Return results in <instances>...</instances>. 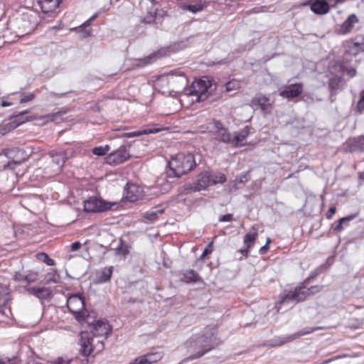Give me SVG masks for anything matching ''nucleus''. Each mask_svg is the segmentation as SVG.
Masks as SVG:
<instances>
[{
    "instance_id": "1",
    "label": "nucleus",
    "mask_w": 364,
    "mask_h": 364,
    "mask_svg": "<svg viewBox=\"0 0 364 364\" xmlns=\"http://www.w3.org/2000/svg\"><path fill=\"white\" fill-rule=\"evenodd\" d=\"M196 166L194 155L190 152L178 153L168 164L166 178L168 183L187 174Z\"/></svg>"
},
{
    "instance_id": "2",
    "label": "nucleus",
    "mask_w": 364,
    "mask_h": 364,
    "mask_svg": "<svg viewBox=\"0 0 364 364\" xmlns=\"http://www.w3.org/2000/svg\"><path fill=\"white\" fill-rule=\"evenodd\" d=\"M215 89L216 85L213 83V80L203 76L199 80H194L191 86L186 89V95L196 96V102H203Z\"/></svg>"
},
{
    "instance_id": "3",
    "label": "nucleus",
    "mask_w": 364,
    "mask_h": 364,
    "mask_svg": "<svg viewBox=\"0 0 364 364\" xmlns=\"http://www.w3.org/2000/svg\"><path fill=\"white\" fill-rule=\"evenodd\" d=\"M67 306L78 322L85 321L89 312L85 308V300L82 295L77 294L70 296L67 300Z\"/></svg>"
},
{
    "instance_id": "4",
    "label": "nucleus",
    "mask_w": 364,
    "mask_h": 364,
    "mask_svg": "<svg viewBox=\"0 0 364 364\" xmlns=\"http://www.w3.org/2000/svg\"><path fill=\"white\" fill-rule=\"evenodd\" d=\"M4 155L10 161L4 166V169L14 170L16 166L20 165L28 158V154L18 147H11L4 149L0 156Z\"/></svg>"
},
{
    "instance_id": "5",
    "label": "nucleus",
    "mask_w": 364,
    "mask_h": 364,
    "mask_svg": "<svg viewBox=\"0 0 364 364\" xmlns=\"http://www.w3.org/2000/svg\"><path fill=\"white\" fill-rule=\"evenodd\" d=\"M130 146V144L121 145L117 150L111 152L105 157V164L115 166L129 160L131 157L129 152Z\"/></svg>"
},
{
    "instance_id": "6",
    "label": "nucleus",
    "mask_w": 364,
    "mask_h": 364,
    "mask_svg": "<svg viewBox=\"0 0 364 364\" xmlns=\"http://www.w3.org/2000/svg\"><path fill=\"white\" fill-rule=\"evenodd\" d=\"M114 203H109L96 196L90 197L84 201V210L86 213H102L110 210Z\"/></svg>"
},
{
    "instance_id": "7",
    "label": "nucleus",
    "mask_w": 364,
    "mask_h": 364,
    "mask_svg": "<svg viewBox=\"0 0 364 364\" xmlns=\"http://www.w3.org/2000/svg\"><path fill=\"white\" fill-rule=\"evenodd\" d=\"M318 329H321V328H319V327L310 328L309 330L299 331L296 332L290 336H277V337L273 338L272 339L267 341L264 343V346H268V347H272V348L279 347V346L284 345L285 343H287L294 339L299 338L301 336H306L311 333H313Z\"/></svg>"
},
{
    "instance_id": "8",
    "label": "nucleus",
    "mask_w": 364,
    "mask_h": 364,
    "mask_svg": "<svg viewBox=\"0 0 364 364\" xmlns=\"http://www.w3.org/2000/svg\"><path fill=\"white\" fill-rule=\"evenodd\" d=\"M303 289H305V287L300 284L296 287L293 290L284 291L279 296V303L282 304L287 302L299 303L304 301V294L302 291Z\"/></svg>"
},
{
    "instance_id": "9",
    "label": "nucleus",
    "mask_w": 364,
    "mask_h": 364,
    "mask_svg": "<svg viewBox=\"0 0 364 364\" xmlns=\"http://www.w3.org/2000/svg\"><path fill=\"white\" fill-rule=\"evenodd\" d=\"M166 77L169 83L173 84L178 90L181 89L186 94V89L188 88V78L183 72L176 70H171L166 74Z\"/></svg>"
},
{
    "instance_id": "10",
    "label": "nucleus",
    "mask_w": 364,
    "mask_h": 364,
    "mask_svg": "<svg viewBox=\"0 0 364 364\" xmlns=\"http://www.w3.org/2000/svg\"><path fill=\"white\" fill-rule=\"evenodd\" d=\"M212 343L211 338L207 337V334H204L203 333L193 335L190 339H188L186 343V347L189 350L203 348L205 346Z\"/></svg>"
},
{
    "instance_id": "11",
    "label": "nucleus",
    "mask_w": 364,
    "mask_h": 364,
    "mask_svg": "<svg viewBox=\"0 0 364 364\" xmlns=\"http://www.w3.org/2000/svg\"><path fill=\"white\" fill-rule=\"evenodd\" d=\"M89 329L95 336H107L112 331V326L103 320L95 321L94 323H89Z\"/></svg>"
},
{
    "instance_id": "12",
    "label": "nucleus",
    "mask_w": 364,
    "mask_h": 364,
    "mask_svg": "<svg viewBox=\"0 0 364 364\" xmlns=\"http://www.w3.org/2000/svg\"><path fill=\"white\" fill-rule=\"evenodd\" d=\"M304 6H309L312 12L318 15L327 14L330 6L326 0H308L303 3Z\"/></svg>"
},
{
    "instance_id": "13",
    "label": "nucleus",
    "mask_w": 364,
    "mask_h": 364,
    "mask_svg": "<svg viewBox=\"0 0 364 364\" xmlns=\"http://www.w3.org/2000/svg\"><path fill=\"white\" fill-rule=\"evenodd\" d=\"M210 185V176L208 172H202L196 177V181L189 185L188 188L193 191H200L205 189Z\"/></svg>"
},
{
    "instance_id": "14",
    "label": "nucleus",
    "mask_w": 364,
    "mask_h": 364,
    "mask_svg": "<svg viewBox=\"0 0 364 364\" xmlns=\"http://www.w3.org/2000/svg\"><path fill=\"white\" fill-rule=\"evenodd\" d=\"M173 51V50L171 46L164 47L151 53L146 58L139 59V60L143 63L144 65L151 64L159 58L170 55Z\"/></svg>"
},
{
    "instance_id": "15",
    "label": "nucleus",
    "mask_w": 364,
    "mask_h": 364,
    "mask_svg": "<svg viewBox=\"0 0 364 364\" xmlns=\"http://www.w3.org/2000/svg\"><path fill=\"white\" fill-rule=\"evenodd\" d=\"M215 129V139L223 143L231 144L232 138L228 129L225 128L220 121L214 122Z\"/></svg>"
},
{
    "instance_id": "16",
    "label": "nucleus",
    "mask_w": 364,
    "mask_h": 364,
    "mask_svg": "<svg viewBox=\"0 0 364 364\" xmlns=\"http://www.w3.org/2000/svg\"><path fill=\"white\" fill-rule=\"evenodd\" d=\"M303 91V85L301 83L291 84L286 87L279 93V95L284 98L293 99L299 97Z\"/></svg>"
},
{
    "instance_id": "17",
    "label": "nucleus",
    "mask_w": 364,
    "mask_h": 364,
    "mask_svg": "<svg viewBox=\"0 0 364 364\" xmlns=\"http://www.w3.org/2000/svg\"><path fill=\"white\" fill-rule=\"evenodd\" d=\"M358 22V18L355 14L348 16L347 19L337 29V33L340 35H346L351 31L354 24Z\"/></svg>"
},
{
    "instance_id": "18",
    "label": "nucleus",
    "mask_w": 364,
    "mask_h": 364,
    "mask_svg": "<svg viewBox=\"0 0 364 364\" xmlns=\"http://www.w3.org/2000/svg\"><path fill=\"white\" fill-rule=\"evenodd\" d=\"M48 155L52 159V161L54 164H55L58 168L61 169L63 166L64 164L68 159V151H50L48 153Z\"/></svg>"
},
{
    "instance_id": "19",
    "label": "nucleus",
    "mask_w": 364,
    "mask_h": 364,
    "mask_svg": "<svg viewBox=\"0 0 364 364\" xmlns=\"http://www.w3.org/2000/svg\"><path fill=\"white\" fill-rule=\"evenodd\" d=\"M36 118V117L30 114V112L28 110L15 112L10 117V119L12 123L16 124V127H18L24 122L31 121Z\"/></svg>"
},
{
    "instance_id": "20",
    "label": "nucleus",
    "mask_w": 364,
    "mask_h": 364,
    "mask_svg": "<svg viewBox=\"0 0 364 364\" xmlns=\"http://www.w3.org/2000/svg\"><path fill=\"white\" fill-rule=\"evenodd\" d=\"M162 357L159 352L150 353L135 358L134 361L135 364H153L160 360Z\"/></svg>"
},
{
    "instance_id": "21",
    "label": "nucleus",
    "mask_w": 364,
    "mask_h": 364,
    "mask_svg": "<svg viewBox=\"0 0 364 364\" xmlns=\"http://www.w3.org/2000/svg\"><path fill=\"white\" fill-rule=\"evenodd\" d=\"M92 337L81 336L80 338V353L85 357H88L93 351Z\"/></svg>"
},
{
    "instance_id": "22",
    "label": "nucleus",
    "mask_w": 364,
    "mask_h": 364,
    "mask_svg": "<svg viewBox=\"0 0 364 364\" xmlns=\"http://www.w3.org/2000/svg\"><path fill=\"white\" fill-rule=\"evenodd\" d=\"M251 105L253 107H259L262 112L267 113L272 103L270 102L269 97L264 95H259L256 96L252 99Z\"/></svg>"
},
{
    "instance_id": "23",
    "label": "nucleus",
    "mask_w": 364,
    "mask_h": 364,
    "mask_svg": "<svg viewBox=\"0 0 364 364\" xmlns=\"http://www.w3.org/2000/svg\"><path fill=\"white\" fill-rule=\"evenodd\" d=\"M125 193L123 198L128 201L134 202L140 198L139 188L134 184L127 183L124 189Z\"/></svg>"
},
{
    "instance_id": "24",
    "label": "nucleus",
    "mask_w": 364,
    "mask_h": 364,
    "mask_svg": "<svg viewBox=\"0 0 364 364\" xmlns=\"http://www.w3.org/2000/svg\"><path fill=\"white\" fill-rule=\"evenodd\" d=\"M62 0H38V4L43 13L52 12L57 9Z\"/></svg>"
},
{
    "instance_id": "25",
    "label": "nucleus",
    "mask_w": 364,
    "mask_h": 364,
    "mask_svg": "<svg viewBox=\"0 0 364 364\" xmlns=\"http://www.w3.org/2000/svg\"><path fill=\"white\" fill-rule=\"evenodd\" d=\"M28 291L41 300L50 298L52 294V291L49 288L44 287H29Z\"/></svg>"
},
{
    "instance_id": "26",
    "label": "nucleus",
    "mask_w": 364,
    "mask_h": 364,
    "mask_svg": "<svg viewBox=\"0 0 364 364\" xmlns=\"http://www.w3.org/2000/svg\"><path fill=\"white\" fill-rule=\"evenodd\" d=\"M97 17V14L91 16L87 21L78 27H75L73 30H75L79 33H81L83 38H87L91 34V23Z\"/></svg>"
},
{
    "instance_id": "27",
    "label": "nucleus",
    "mask_w": 364,
    "mask_h": 364,
    "mask_svg": "<svg viewBox=\"0 0 364 364\" xmlns=\"http://www.w3.org/2000/svg\"><path fill=\"white\" fill-rule=\"evenodd\" d=\"M250 134L249 127H245L239 132L235 133L234 137L232 139L231 144L235 146H241L245 144L246 138Z\"/></svg>"
},
{
    "instance_id": "28",
    "label": "nucleus",
    "mask_w": 364,
    "mask_h": 364,
    "mask_svg": "<svg viewBox=\"0 0 364 364\" xmlns=\"http://www.w3.org/2000/svg\"><path fill=\"white\" fill-rule=\"evenodd\" d=\"M160 129H145L140 131L132 132H123L120 134V137L123 138H132L136 136H139L141 135L149 134H156L160 132Z\"/></svg>"
},
{
    "instance_id": "29",
    "label": "nucleus",
    "mask_w": 364,
    "mask_h": 364,
    "mask_svg": "<svg viewBox=\"0 0 364 364\" xmlns=\"http://www.w3.org/2000/svg\"><path fill=\"white\" fill-rule=\"evenodd\" d=\"M326 268V264H321L318 267H317L316 269L312 271L309 277L304 279V281L301 284L303 285L305 288L307 285L310 284V282L314 280L315 278H316L319 274H321Z\"/></svg>"
},
{
    "instance_id": "30",
    "label": "nucleus",
    "mask_w": 364,
    "mask_h": 364,
    "mask_svg": "<svg viewBox=\"0 0 364 364\" xmlns=\"http://www.w3.org/2000/svg\"><path fill=\"white\" fill-rule=\"evenodd\" d=\"M9 300V291L6 285L0 284V309L6 307Z\"/></svg>"
},
{
    "instance_id": "31",
    "label": "nucleus",
    "mask_w": 364,
    "mask_h": 364,
    "mask_svg": "<svg viewBox=\"0 0 364 364\" xmlns=\"http://www.w3.org/2000/svg\"><path fill=\"white\" fill-rule=\"evenodd\" d=\"M182 281L186 283H196L200 281V276L193 269H188L183 274Z\"/></svg>"
},
{
    "instance_id": "32",
    "label": "nucleus",
    "mask_w": 364,
    "mask_h": 364,
    "mask_svg": "<svg viewBox=\"0 0 364 364\" xmlns=\"http://www.w3.org/2000/svg\"><path fill=\"white\" fill-rule=\"evenodd\" d=\"M250 179V176L248 172L242 173L237 176L233 181L232 189L237 190L240 184L244 185Z\"/></svg>"
},
{
    "instance_id": "33",
    "label": "nucleus",
    "mask_w": 364,
    "mask_h": 364,
    "mask_svg": "<svg viewBox=\"0 0 364 364\" xmlns=\"http://www.w3.org/2000/svg\"><path fill=\"white\" fill-rule=\"evenodd\" d=\"M355 218V215H350L339 219L337 223L333 226V231L338 232L343 230V225H347L348 223Z\"/></svg>"
},
{
    "instance_id": "34",
    "label": "nucleus",
    "mask_w": 364,
    "mask_h": 364,
    "mask_svg": "<svg viewBox=\"0 0 364 364\" xmlns=\"http://www.w3.org/2000/svg\"><path fill=\"white\" fill-rule=\"evenodd\" d=\"M351 149L355 151H364V136L354 138L351 143Z\"/></svg>"
},
{
    "instance_id": "35",
    "label": "nucleus",
    "mask_w": 364,
    "mask_h": 364,
    "mask_svg": "<svg viewBox=\"0 0 364 364\" xmlns=\"http://www.w3.org/2000/svg\"><path fill=\"white\" fill-rule=\"evenodd\" d=\"M181 7L183 10H187L193 14H196L203 11L205 7V5L201 3L197 4H183Z\"/></svg>"
},
{
    "instance_id": "36",
    "label": "nucleus",
    "mask_w": 364,
    "mask_h": 364,
    "mask_svg": "<svg viewBox=\"0 0 364 364\" xmlns=\"http://www.w3.org/2000/svg\"><path fill=\"white\" fill-rule=\"evenodd\" d=\"M257 237V233L256 232L245 234L243 241L245 246L247 247V248H251L255 245Z\"/></svg>"
},
{
    "instance_id": "37",
    "label": "nucleus",
    "mask_w": 364,
    "mask_h": 364,
    "mask_svg": "<svg viewBox=\"0 0 364 364\" xmlns=\"http://www.w3.org/2000/svg\"><path fill=\"white\" fill-rule=\"evenodd\" d=\"M323 286L315 285V286H311L307 289H306V287L305 289H303L302 291L304 292V300L308 296H313V295L321 291V290L323 289Z\"/></svg>"
},
{
    "instance_id": "38",
    "label": "nucleus",
    "mask_w": 364,
    "mask_h": 364,
    "mask_svg": "<svg viewBox=\"0 0 364 364\" xmlns=\"http://www.w3.org/2000/svg\"><path fill=\"white\" fill-rule=\"evenodd\" d=\"M341 80L338 77L331 78L328 82V87L331 95L333 96L337 93V90L340 86Z\"/></svg>"
},
{
    "instance_id": "39",
    "label": "nucleus",
    "mask_w": 364,
    "mask_h": 364,
    "mask_svg": "<svg viewBox=\"0 0 364 364\" xmlns=\"http://www.w3.org/2000/svg\"><path fill=\"white\" fill-rule=\"evenodd\" d=\"M130 246L125 242L120 240L119 244L116 248V254L118 255L126 256L129 253Z\"/></svg>"
},
{
    "instance_id": "40",
    "label": "nucleus",
    "mask_w": 364,
    "mask_h": 364,
    "mask_svg": "<svg viewBox=\"0 0 364 364\" xmlns=\"http://www.w3.org/2000/svg\"><path fill=\"white\" fill-rule=\"evenodd\" d=\"M210 185L218 184V183H223L226 181V176L224 173H215L213 174H210Z\"/></svg>"
},
{
    "instance_id": "41",
    "label": "nucleus",
    "mask_w": 364,
    "mask_h": 364,
    "mask_svg": "<svg viewBox=\"0 0 364 364\" xmlns=\"http://www.w3.org/2000/svg\"><path fill=\"white\" fill-rule=\"evenodd\" d=\"M20 97L19 102L20 103H26L30 101H32L35 99L36 95L33 92H18L16 93Z\"/></svg>"
},
{
    "instance_id": "42",
    "label": "nucleus",
    "mask_w": 364,
    "mask_h": 364,
    "mask_svg": "<svg viewBox=\"0 0 364 364\" xmlns=\"http://www.w3.org/2000/svg\"><path fill=\"white\" fill-rule=\"evenodd\" d=\"M163 213V209H156L155 210L147 211L144 213V218L146 220L154 222L158 218V215L162 214Z\"/></svg>"
},
{
    "instance_id": "43",
    "label": "nucleus",
    "mask_w": 364,
    "mask_h": 364,
    "mask_svg": "<svg viewBox=\"0 0 364 364\" xmlns=\"http://www.w3.org/2000/svg\"><path fill=\"white\" fill-rule=\"evenodd\" d=\"M112 274V267H105L102 269L99 280L100 282H107L109 281Z\"/></svg>"
},
{
    "instance_id": "44",
    "label": "nucleus",
    "mask_w": 364,
    "mask_h": 364,
    "mask_svg": "<svg viewBox=\"0 0 364 364\" xmlns=\"http://www.w3.org/2000/svg\"><path fill=\"white\" fill-rule=\"evenodd\" d=\"M109 150L110 146L109 145H105L94 147L92 149V152L94 155L102 156L106 155Z\"/></svg>"
},
{
    "instance_id": "45",
    "label": "nucleus",
    "mask_w": 364,
    "mask_h": 364,
    "mask_svg": "<svg viewBox=\"0 0 364 364\" xmlns=\"http://www.w3.org/2000/svg\"><path fill=\"white\" fill-rule=\"evenodd\" d=\"M364 50V43H353V44L349 47L348 52L350 54L356 55L360 51Z\"/></svg>"
},
{
    "instance_id": "46",
    "label": "nucleus",
    "mask_w": 364,
    "mask_h": 364,
    "mask_svg": "<svg viewBox=\"0 0 364 364\" xmlns=\"http://www.w3.org/2000/svg\"><path fill=\"white\" fill-rule=\"evenodd\" d=\"M38 258L43 261L44 263H46L48 266H53L55 264V262L53 259L50 258L48 254L42 252L40 254H38Z\"/></svg>"
},
{
    "instance_id": "47",
    "label": "nucleus",
    "mask_w": 364,
    "mask_h": 364,
    "mask_svg": "<svg viewBox=\"0 0 364 364\" xmlns=\"http://www.w3.org/2000/svg\"><path fill=\"white\" fill-rule=\"evenodd\" d=\"M204 334H207V337L211 338V342L213 343L216 341L217 331L215 328H207L203 332Z\"/></svg>"
},
{
    "instance_id": "48",
    "label": "nucleus",
    "mask_w": 364,
    "mask_h": 364,
    "mask_svg": "<svg viewBox=\"0 0 364 364\" xmlns=\"http://www.w3.org/2000/svg\"><path fill=\"white\" fill-rule=\"evenodd\" d=\"M213 348H208V349H206L205 350L198 351L196 353L193 354V355H190L189 357H188L186 358V360H193L198 359V358L202 357L203 355L206 354L208 352L211 350Z\"/></svg>"
},
{
    "instance_id": "49",
    "label": "nucleus",
    "mask_w": 364,
    "mask_h": 364,
    "mask_svg": "<svg viewBox=\"0 0 364 364\" xmlns=\"http://www.w3.org/2000/svg\"><path fill=\"white\" fill-rule=\"evenodd\" d=\"M37 279H38V274L35 272L29 273V274L25 275V277H24L25 282H26L28 284L36 282L37 280Z\"/></svg>"
},
{
    "instance_id": "50",
    "label": "nucleus",
    "mask_w": 364,
    "mask_h": 364,
    "mask_svg": "<svg viewBox=\"0 0 364 364\" xmlns=\"http://www.w3.org/2000/svg\"><path fill=\"white\" fill-rule=\"evenodd\" d=\"M270 242H271V240H270V238L268 237L267 239L266 244L264 246L261 247L260 249L259 250V253L260 255H264L267 252V251L269 249V245Z\"/></svg>"
},
{
    "instance_id": "51",
    "label": "nucleus",
    "mask_w": 364,
    "mask_h": 364,
    "mask_svg": "<svg viewBox=\"0 0 364 364\" xmlns=\"http://www.w3.org/2000/svg\"><path fill=\"white\" fill-rule=\"evenodd\" d=\"M58 281L55 278V274L48 273L46 275V283L47 284L58 283Z\"/></svg>"
},
{
    "instance_id": "52",
    "label": "nucleus",
    "mask_w": 364,
    "mask_h": 364,
    "mask_svg": "<svg viewBox=\"0 0 364 364\" xmlns=\"http://www.w3.org/2000/svg\"><path fill=\"white\" fill-rule=\"evenodd\" d=\"M233 219L232 214L228 213L225 215H223L219 218L220 222H230L232 221Z\"/></svg>"
},
{
    "instance_id": "53",
    "label": "nucleus",
    "mask_w": 364,
    "mask_h": 364,
    "mask_svg": "<svg viewBox=\"0 0 364 364\" xmlns=\"http://www.w3.org/2000/svg\"><path fill=\"white\" fill-rule=\"evenodd\" d=\"M71 360L65 359L63 358H58L53 364H70Z\"/></svg>"
},
{
    "instance_id": "54",
    "label": "nucleus",
    "mask_w": 364,
    "mask_h": 364,
    "mask_svg": "<svg viewBox=\"0 0 364 364\" xmlns=\"http://www.w3.org/2000/svg\"><path fill=\"white\" fill-rule=\"evenodd\" d=\"M25 275L19 272H15L14 276V280L18 282H25L24 280Z\"/></svg>"
},
{
    "instance_id": "55",
    "label": "nucleus",
    "mask_w": 364,
    "mask_h": 364,
    "mask_svg": "<svg viewBox=\"0 0 364 364\" xmlns=\"http://www.w3.org/2000/svg\"><path fill=\"white\" fill-rule=\"evenodd\" d=\"M82 245L79 241H76L71 244L70 248L72 251H77L81 247Z\"/></svg>"
},
{
    "instance_id": "56",
    "label": "nucleus",
    "mask_w": 364,
    "mask_h": 364,
    "mask_svg": "<svg viewBox=\"0 0 364 364\" xmlns=\"http://www.w3.org/2000/svg\"><path fill=\"white\" fill-rule=\"evenodd\" d=\"M346 73L350 77H353L356 75V70L354 68H350L346 70Z\"/></svg>"
},
{
    "instance_id": "57",
    "label": "nucleus",
    "mask_w": 364,
    "mask_h": 364,
    "mask_svg": "<svg viewBox=\"0 0 364 364\" xmlns=\"http://www.w3.org/2000/svg\"><path fill=\"white\" fill-rule=\"evenodd\" d=\"M336 207H331L326 213V218L330 219L336 213Z\"/></svg>"
},
{
    "instance_id": "58",
    "label": "nucleus",
    "mask_w": 364,
    "mask_h": 364,
    "mask_svg": "<svg viewBox=\"0 0 364 364\" xmlns=\"http://www.w3.org/2000/svg\"><path fill=\"white\" fill-rule=\"evenodd\" d=\"M61 112H58L55 113H53L52 114H48L46 117L48 118L50 121H55L58 116L61 115Z\"/></svg>"
},
{
    "instance_id": "59",
    "label": "nucleus",
    "mask_w": 364,
    "mask_h": 364,
    "mask_svg": "<svg viewBox=\"0 0 364 364\" xmlns=\"http://www.w3.org/2000/svg\"><path fill=\"white\" fill-rule=\"evenodd\" d=\"M358 107L364 109V90L360 94V98L358 102Z\"/></svg>"
},
{
    "instance_id": "60",
    "label": "nucleus",
    "mask_w": 364,
    "mask_h": 364,
    "mask_svg": "<svg viewBox=\"0 0 364 364\" xmlns=\"http://www.w3.org/2000/svg\"><path fill=\"white\" fill-rule=\"evenodd\" d=\"M250 249V248H247V247L245 246L243 249H240L239 252L242 256L247 257L248 256Z\"/></svg>"
},
{
    "instance_id": "61",
    "label": "nucleus",
    "mask_w": 364,
    "mask_h": 364,
    "mask_svg": "<svg viewBox=\"0 0 364 364\" xmlns=\"http://www.w3.org/2000/svg\"><path fill=\"white\" fill-rule=\"evenodd\" d=\"M233 84L234 82L230 81V82H228L226 84H225V87H226V90L227 91H230V90H233Z\"/></svg>"
},
{
    "instance_id": "62",
    "label": "nucleus",
    "mask_w": 364,
    "mask_h": 364,
    "mask_svg": "<svg viewBox=\"0 0 364 364\" xmlns=\"http://www.w3.org/2000/svg\"><path fill=\"white\" fill-rule=\"evenodd\" d=\"M336 359H337V357H333V358L323 360L321 364H328Z\"/></svg>"
},
{
    "instance_id": "63",
    "label": "nucleus",
    "mask_w": 364,
    "mask_h": 364,
    "mask_svg": "<svg viewBox=\"0 0 364 364\" xmlns=\"http://www.w3.org/2000/svg\"><path fill=\"white\" fill-rule=\"evenodd\" d=\"M211 252H212V250H208V248L207 247V248H205V249L204 250V251H203V254H202L201 257H205L206 255L210 254Z\"/></svg>"
},
{
    "instance_id": "64",
    "label": "nucleus",
    "mask_w": 364,
    "mask_h": 364,
    "mask_svg": "<svg viewBox=\"0 0 364 364\" xmlns=\"http://www.w3.org/2000/svg\"><path fill=\"white\" fill-rule=\"evenodd\" d=\"M12 105L11 102H7V101H2L1 102V106L2 107H8L11 106Z\"/></svg>"
}]
</instances>
